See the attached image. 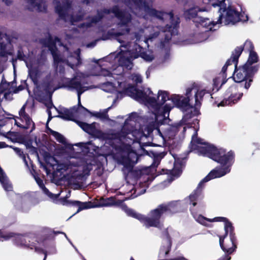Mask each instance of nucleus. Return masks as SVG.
I'll list each match as a JSON object with an SVG mask.
<instances>
[{
  "label": "nucleus",
  "instance_id": "16",
  "mask_svg": "<svg viewBox=\"0 0 260 260\" xmlns=\"http://www.w3.org/2000/svg\"><path fill=\"white\" fill-rule=\"evenodd\" d=\"M171 101L175 106L182 111H186L192 109L193 106L190 104L188 97H184L179 94H173L171 96Z\"/></svg>",
  "mask_w": 260,
  "mask_h": 260
},
{
  "label": "nucleus",
  "instance_id": "27",
  "mask_svg": "<svg viewBox=\"0 0 260 260\" xmlns=\"http://www.w3.org/2000/svg\"><path fill=\"white\" fill-rule=\"evenodd\" d=\"M216 172L215 171L211 170L209 173L199 182L196 189L201 190V193H202V189L204 187V184L205 183L207 182L211 179L219 178V177H217V175H216Z\"/></svg>",
  "mask_w": 260,
  "mask_h": 260
},
{
  "label": "nucleus",
  "instance_id": "25",
  "mask_svg": "<svg viewBox=\"0 0 260 260\" xmlns=\"http://www.w3.org/2000/svg\"><path fill=\"white\" fill-rule=\"evenodd\" d=\"M118 64L126 70H131L134 66L132 58L124 56H120L118 59Z\"/></svg>",
  "mask_w": 260,
  "mask_h": 260
},
{
  "label": "nucleus",
  "instance_id": "32",
  "mask_svg": "<svg viewBox=\"0 0 260 260\" xmlns=\"http://www.w3.org/2000/svg\"><path fill=\"white\" fill-rule=\"evenodd\" d=\"M172 247V241L168 242L166 245L162 246L159 250V256L161 257V255L164 256L168 255L171 250Z\"/></svg>",
  "mask_w": 260,
  "mask_h": 260
},
{
  "label": "nucleus",
  "instance_id": "19",
  "mask_svg": "<svg viewBox=\"0 0 260 260\" xmlns=\"http://www.w3.org/2000/svg\"><path fill=\"white\" fill-rule=\"evenodd\" d=\"M5 39L6 41L0 42V57L7 58L8 55H12V45L11 39L9 36L5 34Z\"/></svg>",
  "mask_w": 260,
  "mask_h": 260
},
{
  "label": "nucleus",
  "instance_id": "22",
  "mask_svg": "<svg viewBox=\"0 0 260 260\" xmlns=\"http://www.w3.org/2000/svg\"><path fill=\"white\" fill-rule=\"evenodd\" d=\"M243 93H239L238 94L237 93H231L229 95V92L225 93V96L227 98H224L222 101H221L218 105V107H223L227 105H232L237 103L242 97Z\"/></svg>",
  "mask_w": 260,
  "mask_h": 260
},
{
  "label": "nucleus",
  "instance_id": "61",
  "mask_svg": "<svg viewBox=\"0 0 260 260\" xmlns=\"http://www.w3.org/2000/svg\"><path fill=\"white\" fill-rule=\"evenodd\" d=\"M168 260H188L183 256H178L174 258L169 259Z\"/></svg>",
  "mask_w": 260,
  "mask_h": 260
},
{
  "label": "nucleus",
  "instance_id": "4",
  "mask_svg": "<svg viewBox=\"0 0 260 260\" xmlns=\"http://www.w3.org/2000/svg\"><path fill=\"white\" fill-rule=\"evenodd\" d=\"M181 206L178 201H172L168 204H161L157 208L150 211L153 219V227L162 230L164 223L161 222L160 219L165 214L168 215H172L180 211Z\"/></svg>",
  "mask_w": 260,
  "mask_h": 260
},
{
  "label": "nucleus",
  "instance_id": "30",
  "mask_svg": "<svg viewBox=\"0 0 260 260\" xmlns=\"http://www.w3.org/2000/svg\"><path fill=\"white\" fill-rule=\"evenodd\" d=\"M201 195V190H198V189H195L188 196L189 204L192 205V207H191L193 209H194V207L197 205V201L198 200Z\"/></svg>",
  "mask_w": 260,
  "mask_h": 260
},
{
  "label": "nucleus",
  "instance_id": "15",
  "mask_svg": "<svg viewBox=\"0 0 260 260\" xmlns=\"http://www.w3.org/2000/svg\"><path fill=\"white\" fill-rule=\"evenodd\" d=\"M53 2L55 5V12L58 15L59 18L66 21L68 11L72 6L71 2L70 0H63L61 3L60 0H54Z\"/></svg>",
  "mask_w": 260,
  "mask_h": 260
},
{
  "label": "nucleus",
  "instance_id": "64",
  "mask_svg": "<svg viewBox=\"0 0 260 260\" xmlns=\"http://www.w3.org/2000/svg\"><path fill=\"white\" fill-rule=\"evenodd\" d=\"M8 145L5 142H0V149L6 148Z\"/></svg>",
  "mask_w": 260,
  "mask_h": 260
},
{
  "label": "nucleus",
  "instance_id": "33",
  "mask_svg": "<svg viewBox=\"0 0 260 260\" xmlns=\"http://www.w3.org/2000/svg\"><path fill=\"white\" fill-rule=\"evenodd\" d=\"M237 48H241L242 49V51L245 50L247 52H251L254 51V45L252 42L250 40H246L243 45L236 47L234 50H236Z\"/></svg>",
  "mask_w": 260,
  "mask_h": 260
},
{
  "label": "nucleus",
  "instance_id": "52",
  "mask_svg": "<svg viewBox=\"0 0 260 260\" xmlns=\"http://www.w3.org/2000/svg\"><path fill=\"white\" fill-rule=\"evenodd\" d=\"M101 74L105 77H112V73L108 70L105 69H101Z\"/></svg>",
  "mask_w": 260,
  "mask_h": 260
},
{
  "label": "nucleus",
  "instance_id": "46",
  "mask_svg": "<svg viewBox=\"0 0 260 260\" xmlns=\"http://www.w3.org/2000/svg\"><path fill=\"white\" fill-rule=\"evenodd\" d=\"M83 14H77L76 15H72L71 17V21L72 24L74 22H77L82 21L83 19Z\"/></svg>",
  "mask_w": 260,
  "mask_h": 260
},
{
  "label": "nucleus",
  "instance_id": "39",
  "mask_svg": "<svg viewBox=\"0 0 260 260\" xmlns=\"http://www.w3.org/2000/svg\"><path fill=\"white\" fill-rule=\"evenodd\" d=\"M108 110H105L103 112H95L93 113L90 112L89 113L92 116H95L97 118H100L101 119H108V115L107 114Z\"/></svg>",
  "mask_w": 260,
  "mask_h": 260
},
{
  "label": "nucleus",
  "instance_id": "6",
  "mask_svg": "<svg viewBox=\"0 0 260 260\" xmlns=\"http://www.w3.org/2000/svg\"><path fill=\"white\" fill-rule=\"evenodd\" d=\"M111 13H113L115 17L120 20L119 25L120 26H125L131 21V15L120 10L117 5L113 6L111 9L104 8L98 10L96 15L91 17L88 16L86 19L90 18L89 23L92 25V24H96L100 22L104 18L105 14H109Z\"/></svg>",
  "mask_w": 260,
  "mask_h": 260
},
{
  "label": "nucleus",
  "instance_id": "31",
  "mask_svg": "<svg viewBox=\"0 0 260 260\" xmlns=\"http://www.w3.org/2000/svg\"><path fill=\"white\" fill-rule=\"evenodd\" d=\"M160 96L161 97V100L158 103L159 108H160V107L164 105L167 100H171V97H169V93L167 91L159 90L158 91V100H159Z\"/></svg>",
  "mask_w": 260,
  "mask_h": 260
},
{
  "label": "nucleus",
  "instance_id": "7",
  "mask_svg": "<svg viewBox=\"0 0 260 260\" xmlns=\"http://www.w3.org/2000/svg\"><path fill=\"white\" fill-rule=\"evenodd\" d=\"M222 236H219V245L224 252L225 255L218 260H230V254L235 252L237 248V239L235 232V228H232L224 231Z\"/></svg>",
  "mask_w": 260,
  "mask_h": 260
},
{
  "label": "nucleus",
  "instance_id": "60",
  "mask_svg": "<svg viewBox=\"0 0 260 260\" xmlns=\"http://www.w3.org/2000/svg\"><path fill=\"white\" fill-rule=\"evenodd\" d=\"M46 106H47V107L48 108V110H50V109L52 108V107L54 108L55 109V108H56V107H55L52 103V102L51 101L49 103H48V104H46Z\"/></svg>",
  "mask_w": 260,
  "mask_h": 260
},
{
  "label": "nucleus",
  "instance_id": "13",
  "mask_svg": "<svg viewBox=\"0 0 260 260\" xmlns=\"http://www.w3.org/2000/svg\"><path fill=\"white\" fill-rule=\"evenodd\" d=\"M198 112V111L197 110H194V113L191 111L190 112L186 113L183 116L182 120L179 122L175 123L174 125H173L172 127L174 129V130L177 131H179L180 127L184 125H187L188 127H196L199 128L200 120L198 119L195 118L193 120L192 122H188L189 119L192 118L194 116L197 115Z\"/></svg>",
  "mask_w": 260,
  "mask_h": 260
},
{
  "label": "nucleus",
  "instance_id": "24",
  "mask_svg": "<svg viewBox=\"0 0 260 260\" xmlns=\"http://www.w3.org/2000/svg\"><path fill=\"white\" fill-rule=\"evenodd\" d=\"M62 87L68 88L69 89H76L77 91V94L80 91H83V87L80 81H76L74 78L71 79L70 81L67 82L62 85Z\"/></svg>",
  "mask_w": 260,
  "mask_h": 260
},
{
  "label": "nucleus",
  "instance_id": "3",
  "mask_svg": "<svg viewBox=\"0 0 260 260\" xmlns=\"http://www.w3.org/2000/svg\"><path fill=\"white\" fill-rule=\"evenodd\" d=\"M259 61V57L255 51L249 52L247 61L242 66H240V70L237 74V78L245 79L244 88L248 90L253 81L255 74L258 72L260 65L254 63Z\"/></svg>",
  "mask_w": 260,
  "mask_h": 260
},
{
  "label": "nucleus",
  "instance_id": "18",
  "mask_svg": "<svg viewBox=\"0 0 260 260\" xmlns=\"http://www.w3.org/2000/svg\"><path fill=\"white\" fill-rule=\"evenodd\" d=\"M140 155V156H141ZM139 155L133 150L131 146L127 148V157L123 158L124 166L127 168L132 169L134 166L138 161Z\"/></svg>",
  "mask_w": 260,
  "mask_h": 260
},
{
  "label": "nucleus",
  "instance_id": "53",
  "mask_svg": "<svg viewBox=\"0 0 260 260\" xmlns=\"http://www.w3.org/2000/svg\"><path fill=\"white\" fill-rule=\"evenodd\" d=\"M14 150L17 152V153H18L20 156H21L23 158V159L25 162V164L27 165V162L26 160L25 156L23 154V151H22L19 148H15Z\"/></svg>",
  "mask_w": 260,
  "mask_h": 260
},
{
  "label": "nucleus",
  "instance_id": "9",
  "mask_svg": "<svg viewBox=\"0 0 260 260\" xmlns=\"http://www.w3.org/2000/svg\"><path fill=\"white\" fill-rule=\"evenodd\" d=\"M125 4L128 7L134 5L136 9L139 10L143 9L144 12L149 16L160 20L163 19V16L166 14L150 7L145 0H126Z\"/></svg>",
  "mask_w": 260,
  "mask_h": 260
},
{
  "label": "nucleus",
  "instance_id": "45",
  "mask_svg": "<svg viewBox=\"0 0 260 260\" xmlns=\"http://www.w3.org/2000/svg\"><path fill=\"white\" fill-rule=\"evenodd\" d=\"M25 122V124L23 125V129H27L30 127L31 124H32L30 132H32L35 129V124L32 121L31 118H29V119H27L26 121H24Z\"/></svg>",
  "mask_w": 260,
  "mask_h": 260
},
{
  "label": "nucleus",
  "instance_id": "56",
  "mask_svg": "<svg viewBox=\"0 0 260 260\" xmlns=\"http://www.w3.org/2000/svg\"><path fill=\"white\" fill-rule=\"evenodd\" d=\"M173 108V106L170 104H166L164 106L163 110L164 113L169 112Z\"/></svg>",
  "mask_w": 260,
  "mask_h": 260
},
{
  "label": "nucleus",
  "instance_id": "62",
  "mask_svg": "<svg viewBox=\"0 0 260 260\" xmlns=\"http://www.w3.org/2000/svg\"><path fill=\"white\" fill-rule=\"evenodd\" d=\"M140 147H141V151H143V154H145V155H147L150 156V153H149L148 151L146 150H145V149L143 147H142L141 146H140Z\"/></svg>",
  "mask_w": 260,
  "mask_h": 260
},
{
  "label": "nucleus",
  "instance_id": "48",
  "mask_svg": "<svg viewBox=\"0 0 260 260\" xmlns=\"http://www.w3.org/2000/svg\"><path fill=\"white\" fill-rule=\"evenodd\" d=\"M17 58L19 60H25V55L24 54L23 49L21 46L18 47L17 52Z\"/></svg>",
  "mask_w": 260,
  "mask_h": 260
},
{
  "label": "nucleus",
  "instance_id": "34",
  "mask_svg": "<svg viewBox=\"0 0 260 260\" xmlns=\"http://www.w3.org/2000/svg\"><path fill=\"white\" fill-rule=\"evenodd\" d=\"M206 93L205 89L198 90L195 95V106H200L201 105V101H202L203 98Z\"/></svg>",
  "mask_w": 260,
  "mask_h": 260
},
{
  "label": "nucleus",
  "instance_id": "38",
  "mask_svg": "<svg viewBox=\"0 0 260 260\" xmlns=\"http://www.w3.org/2000/svg\"><path fill=\"white\" fill-rule=\"evenodd\" d=\"M41 189L42 190L43 193L47 196L49 198L53 199V200H56L59 196V193L58 194H53L52 192H51L46 187L45 185L42 186Z\"/></svg>",
  "mask_w": 260,
  "mask_h": 260
},
{
  "label": "nucleus",
  "instance_id": "14",
  "mask_svg": "<svg viewBox=\"0 0 260 260\" xmlns=\"http://www.w3.org/2000/svg\"><path fill=\"white\" fill-rule=\"evenodd\" d=\"M14 243L17 246L29 248L31 249H34L35 251L42 252L43 249L36 245L34 242H30V238L28 236L18 235L14 237L13 240Z\"/></svg>",
  "mask_w": 260,
  "mask_h": 260
},
{
  "label": "nucleus",
  "instance_id": "40",
  "mask_svg": "<svg viewBox=\"0 0 260 260\" xmlns=\"http://www.w3.org/2000/svg\"><path fill=\"white\" fill-rule=\"evenodd\" d=\"M28 88V85L27 84V82L26 80H21V84L19 85L18 87H16L13 91L14 93H17L19 91L24 90L25 88Z\"/></svg>",
  "mask_w": 260,
  "mask_h": 260
},
{
  "label": "nucleus",
  "instance_id": "50",
  "mask_svg": "<svg viewBox=\"0 0 260 260\" xmlns=\"http://www.w3.org/2000/svg\"><path fill=\"white\" fill-rule=\"evenodd\" d=\"M108 200L109 201V203H108V204L111 205H118L122 203V201H117L116 198L113 197L109 198L108 199Z\"/></svg>",
  "mask_w": 260,
  "mask_h": 260
},
{
  "label": "nucleus",
  "instance_id": "43",
  "mask_svg": "<svg viewBox=\"0 0 260 260\" xmlns=\"http://www.w3.org/2000/svg\"><path fill=\"white\" fill-rule=\"evenodd\" d=\"M74 59L76 60V62L74 63H72L69 62H68V65L72 69H74L75 67H79L82 63L81 59L79 54L77 55L76 57L74 58Z\"/></svg>",
  "mask_w": 260,
  "mask_h": 260
},
{
  "label": "nucleus",
  "instance_id": "8",
  "mask_svg": "<svg viewBox=\"0 0 260 260\" xmlns=\"http://www.w3.org/2000/svg\"><path fill=\"white\" fill-rule=\"evenodd\" d=\"M242 53V49L241 48L240 49L239 48H237L236 50H234L232 51L230 58L226 60L225 64L223 66L221 72L220 73L223 79L221 83V85L224 84L227 81V75L226 72L227 71L228 67L232 65V64H234L235 69L232 77L233 78V80L235 82L240 84V86L241 87H243L244 88V83L245 82V79H242V78L241 79H238L237 78V74L240 70V66H238L239 58Z\"/></svg>",
  "mask_w": 260,
  "mask_h": 260
},
{
  "label": "nucleus",
  "instance_id": "47",
  "mask_svg": "<svg viewBox=\"0 0 260 260\" xmlns=\"http://www.w3.org/2000/svg\"><path fill=\"white\" fill-rule=\"evenodd\" d=\"M14 234L13 233H5L4 231L0 230V238H3L5 240H9L14 236Z\"/></svg>",
  "mask_w": 260,
  "mask_h": 260
},
{
  "label": "nucleus",
  "instance_id": "58",
  "mask_svg": "<svg viewBox=\"0 0 260 260\" xmlns=\"http://www.w3.org/2000/svg\"><path fill=\"white\" fill-rule=\"evenodd\" d=\"M29 118H30V117H29V115L27 113L20 116V119H21V120L22 121H26L27 119H29Z\"/></svg>",
  "mask_w": 260,
  "mask_h": 260
},
{
  "label": "nucleus",
  "instance_id": "49",
  "mask_svg": "<svg viewBox=\"0 0 260 260\" xmlns=\"http://www.w3.org/2000/svg\"><path fill=\"white\" fill-rule=\"evenodd\" d=\"M213 90L216 89V91H218L222 86L221 84L220 87H219V85L220 83V78L219 77L215 78L213 80Z\"/></svg>",
  "mask_w": 260,
  "mask_h": 260
},
{
  "label": "nucleus",
  "instance_id": "17",
  "mask_svg": "<svg viewBox=\"0 0 260 260\" xmlns=\"http://www.w3.org/2000/svg\"><path fill=\"white\" fill-rule=\"evenodd\" d=\"M55 110L58 113V115L56 117L65 120L75 121L77 123V120L74 118L75 114L78 112V108L76 106H74L70 109L63 107L60 110L55 108Z\"/></svg>",
  "mask_w": 260,
  "mask_h": 260
},
{
  "label": "nucleus",
  "instance_id": "44",
  "mask_svg": "<svg viewBox=\"0 0 260 260\" xmlns=\"http://www.w3.org/2000/svg\"><path fill=\"white\" fill-rule=\"evenodd\" d=\"M182 173V170L180 166L177 167L176 165H174L173 169L170 171V174L173 176H179Z\"/></svg>",
  "mask_w": 260,
  "mask_h": 260
},
{
  "label": "nucleus",
  "instance_id": "12",
  "mask_svg": "<svg viewBox=\"0 0 260 260\" xmlns=\"http://www.w3.org/2000/svg\"><path fill=\"white\" fill-rule=\"evenodd\" d=\"M60 201L63 205L78 207V210L75 214L83 210L93 208L99 206L97 204L91 201L82 202L79 201H71L68 200L67 197L60 199Z\"/></svg>",
  "mask_w": 260,
  "mask_h": 260
},
{
  "label": "nucleus",
  "instance_id": "54",
  "mask_svg": "<svg viewBox=\"0 0 260 260\" xmlns=\"http://www.w3.org/2000/svg\"><path fill=\"white\" fill-rule=\"evenodd\" d=\"M78 27L80 28H90L91 27H92V25L90 24V23H89V22H83V23L79 24L78 25Z\"/></svg>",
  "mask_w": 260,
  "mask_h": 260
},
{
  "label": "nucleus",
  "instance_id": "57",
  "mask_svg": "<svg viewBox=\"0 0 260 260\" xmlns=\"http://www.w3.org/2000/svg\"><path fill=\"white\" fill-rule=\"evenodd\" d=\"M25 105H24L22 107V108H21V109L20 110V111L19 112V114L20 116H21L24 114H27L25 112Z\"/></svg>",
  "mask_w": 260,
  "mask_h": 260
},
{
  "label": "nucleus",
  "instance_id": "41",
  "mask_svg": "<svg viewBox=\"0 0 260 260\" xmlns=\"http://www.w3.org/2000/svg\"><path fill=\"white\" fill-rule=\"evenodd\" d=\"M140 56L144 59L146 61H152L154 59V57L152 54H148L147 52H142L140 53Z\"/></svg>",
  "mask_w": 260,
  "mask_h": 260
},
{
  "label": "nucleus",
  "instance_id": "10",
  "mask_svg": "<svg viewBox=\"0 0 260 260\" xmlns=\"http://www.w3.org/2000/svg\"><path fill=\"white\" fill-rule=\"evenodd\" d=\"M168 14L170 18V24H167L164 27V31L166 32V34L161 43L169 42L172 39V37L177 34L178 28L179 26V18L178 17L175 18L173 12H170L168 13Z\"/></svg>",
  "mask_w": 260,
  "mask_h": 260
},
{
  "label": "nucleus",
  "instance_id": "29",
  "mask_svg": "<svg viewBox=\"0 0 260 260\" xmlns=\"http://www.w3.org/2000/svg\"><path fill=\"white\" fill-rule=\"evenodd\" d=\"M209 222H224V231H228L232 228H234L232 223L229 221L227 218L224 217H216L213 219H210V220H209Z\"/></svg>",
  "mask_w": 260,
  "mask_h": 260
},
{
  "label": "nucleus",
  "instance_id": "28",
  "mask_svg": "<svg viewBox=\"0 0 260 260\" xmlns=\"http://www.w3.org/2000/svg\"><path fill=\"white\" fill-rule=\"evenodd\" d=\"M189 209L191 215L198 222L203 225L207 226L208 224L207 221H209V220H210V218H206L201 214H198L194 209H193L191 207H190Z\"/></svg>",
  "mask_w": 260,
  "mask_h": 260
},
{
  "label": "nucleus",
  "instance_id": "2",
  "mask_svg": "<svg viewBox=\"0 0 260 260\" xmlns=\"http://www.w3.org/2000/svg\"><path fill=\"white\" fill-rule=\"evenodd\" d=\"M225 1V0H217V3H211V5L213 7H219V12L220 13V15L217 22H211L209 19L200 17L199 23L200 24L207 28H209V29L211 30L212 27H210L211 25L214 26L217 23H222V19L223 18V13L225 12L226 15L225 19L228 23H232L233 24H235L240 21H246L248 20V17L247 15L245 16V18H242V17H244V15H242L235 9H232L230 7L226 9Z\"/></svg>",
  "mask_w": 260,
  "mask_h": 260
},
{
  "label": "nucleus",
  "instance_id": "59",
  "mask_svg": "<svg viewBox=\"0 0 260 260\" xmlns=\"http://www.w3.org/2000/svg\"><path fill=\"white\" fill-rule=\"evenodd\" d=\"M192 90V88L191 87H188L186 89L185 93V95L186 96V97H188L189 98V95H190Z\"/></svg>",
  "mask_w": 260,
  "mask_h": 260
},
{
  "label": "nucleus",
  "instance_id": "11",
  "mask_svg": "<svg viewBox=\"0 0 260 260\" xmlns=\"http://www.w3.org/2000/svg\"><path fill=\"white\" fill-rule=\"evenodd\" d=\"M122 208L127 215L138 219L146 228H149L150 227H153V219L150 211L148 216H145L141 214L137 213L133 209L128 208L125 204L122 205Z\"/></svg>",
  "mask_w": 260,
  "mask_h": 260
},
{
  "label": "nucleus",
  "instance_id": "42",
  "mask_svg": "<svg viewBox=\"0 0 260 260\" xmlns=\"http://www.w3.org/2000/svg\"><path fill=\"white\" fill-rule=\"evenodd\" d=\"M83 93V91H80L78 92V111L80 110H83L84 111L88 113H90V111L88 110L87 108H85L84 106H83L81 103V101H80V96H81V95Z\"/></svg>",
  "mask_w": 260,
  "mask_h": 260
},
{
  "label": "nucleus",
  "instance_id": "55",
  "mask_svg": "<svg viewBox=\"0 0 260 260\" xmlns=\"http://www.w3.org/2000/svg\"><path fill=\"white\" fill-rule=\"evenodd\" d=\"M35 180H36L37 183L38 184V185H39V186L40 187V188L42 186L45 185L44 184L43 180L42 179H41L39 177L35 176Z\"/></svg>",
  "mask_w": 260,
  "mask_h": 260
},
{
  "label": "nucleus",
  "instance_id": "21",
  "mask_svg": "<svg viewBox=\"0 0 260 260\" xmlns=\"http://www.w3.org/2000/svg\"><path fill=\"white\" fill-rule=\"evenodd\" d=\"M130 32V28L128 27H126L124 28H122L119 31L115 32L114 29L112 28L109 30L105 36H103V40H106L108 39H114L118 41L119 43H121L123 41H121L119 39V37L127 35Z\"/></svg>",
  "mask_w": 260,
  "mask_h": 260
},
{
  "label": "nucleus",
  "instance_id": "36",
  "mask_svg": "<svg viewBox=\"0 0 260 260\" xmlns=\"http://www.w3.org/2000/svg\"><path fill=\"white\" fill-rule=\"evenodd\" d=\"M196 144H203L202 139L198 138L196 135H193L192 137V140L190 142L191 148L192 149H196L197 146Z\"/></svg>",
  "mask_w": 260,
  "mask_h": 260
},
{
  "label": "nucleus",
  "instance_id": "20",
  "mask_svg": "<svg viewBox=\"0 0 260 260\" xmlns=\"http://www.w3.org/2000/svg\"><path fill=\"white\" fill-rule=\"evenodd\" d=\"M127 95L137 101H144L147 93L143 90L137 88L136 86L129 85L125 90Z\"/></svg>",
  "mask_w": 260,
  "mask_h": 260
},
{
  "label": "nucleus",
  "instance_id": "35",
  "mask_svg": "<svg viewBox=\"0 0 260 260\" xmlns=\"http://www.w3.org/2000/svg\"><path fill=\"white\" fill-rule=\"evenodd\" d=\"M144 102L150 104L151 106L154 107L156 109H160L159 103L157 102V99L154 97L149 96L146 94V99L144 100Z\"/></svg>",
  "mask_w": 260,
  "mask_h": 260
},
{
  "label": "nucleus",
  "instance_id": "5",
  "mask_svg": "<svg viewBox=\"0 0 260 260\" xmlns=\"http://www.w3.org/2000/svg\"><path fill=\"white\" fill-rule=\"evenodd\" d=\"M78 125L86 133L91 135L94 138L101 139L104 140H121L122 138H125L127 134L129 133H126L124 134L123 128L122 131L120 132L105 133L102 131L98 129L95 127V123L93 122L91 124L77 121Z\"/></svg>",
  "mask_w": 260,
  "mask_h": 260
},
{
  "label": "nucleus",
  "instance_id": "37",
  "mask_svg": "<svg viewBox=\"0 0 260 260\" xmlns=\"http://www.w3.org/2000/svg\"><path fill=\"white\" fill-rule=\"evenodd\" d=\"M51 135L58 142L65 144L66 143L65 138L60 133L56 131H51Z\"/></svg>",
  "mask_w": 260,
  "mask_h": 260
},
{
  "label": "nucleus",
  "instance_id": "1",
  "mask_svg": "<svg viewBox=\"0 0 260 260\" xmlns=\"http://www.w3.org/2000/svg\"><path fill=\"white\" fill-rule=\"evenodd\" d=\"M201 151L207 154L209 158L221 165V167H217L212 170L216 171L217 177H222L230 172L235 162V154L233 150L227 152L224 149L212 146L202 147Z\"/></svg>",
  "mask_w": 260,
  "mask_h": 260
},
{
  "label": "nucleus",
  "instance_id": "26",
  "mask_svg": "<svg viewBox=\"0 0 260 260\" xmlns=\"http://www.w3.org/2000/svg\"><path fill=\"white\" fill-rule=\"evenodd\" d=\"M205 9H201L199 7H194L185 10L184 15L186 19H191L198 17V13L199 12H203Z\"/></svg>",
  "mask_w": 260,
  "mask_h": 260
},
{
  "label": "nucleus",
  "instance_id": "63",
  "mask_svg": "<svg viewBox=\"0 0 260 260\" xmlns=\"http://www.w3.org/2000/svg\"><path fill=\"white\" fill-rule=\"evenodd\" d=\"M30 77L31 78V79H32V81L34 83L37 82V76H36V74H35L34 75L32 74H30Z\"/></svg>",
  "mask_w": 260,
  "mask_h": 260
},
{
  "label": "nucleus",
  "instance_id": "23",
  "mask_svg": "<svg viewBox=\"0 0 260 260\" xmlns=\"http://www.w3.org/2000/svg\"><path fill=\"white\" fill-rule=\"evenodd\" d=\"M47 46L51 53L54 62L58 63L61 62V58L56 52L57 48L55 43L51 39L48 40Z\"/></svg>",
  "mask_w": 260,
  "mask_h": 260
},
{
  "label": "nucleus",
  "instance_id": "51",
  "mask_svg": "<svg viewBox=\"0 0 260 260\" xmlns=\"http://www.w3.org/2000/svg\"><path fill=\"white\" fill-rule=\"evenodd\" d=\"M162 237L167 239L168 242L172 241L171 236L169 234L168 228L165 229L161 232Z\"/></svg>",
  "mask_w": 260,
  "mask_h": 260
}]
</instances>
